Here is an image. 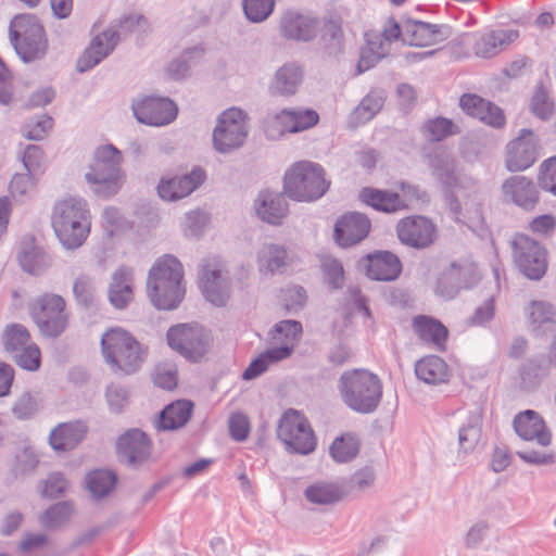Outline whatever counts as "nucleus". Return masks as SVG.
I'll return each mask as SVG.
<instances>
[{"label": "nucleus", "instance_id": "obj_17", "mask_svg": "<svg viewBox=\"0 0 556 556\" xmlns=\"http://www.w3.org/2000/svg\"><path fill=\"white\" fill-rule=\"evenodd\" d=\"M200 288L204 298L217 307L227 304L230 298L231 280L228 271L218 264L205 262L201 265L199 273Z\"/></svg>", "mask_w": 556, "mask_h": 556}, {"label": "nucleus", "instance_id": "obj_36", "mask_svg": "<svg viewBox=\"0 0 556 556\" xmlns=\"http://www.w3.org/2000/svg\"><path fill=\"white\" fill-rule=\"evenodd\" d=\"M413 328L422 342L438 351L445 349L447 329L438 319L426 315L416 316L413 319Z\"/></svg>", "mask_w": 556, "mask_h": 556}, {"label": "nucleus", "instance_id": "obj_2", "mask_svg": "<svg viewBox=\"0 0 556 556\" xmlns=\"http://www.w3.org/2000/svg\"><path fill=\"white\" fill-rule=\"evenodd\" d=\"M101 351L105 363L115 375L137 372L147 357V348L121 327L111 328L102 334Z\"/></svg>", "mask_w": 556, "mask_h": 556}, {"label": "nucleus", "instance_id": "obj_53", "mask_svg": "<svg viewBox=\"0 0 556 556\" xmlns=\"http://www.w3.org/2000/svg\"><path fill=\"white\" fill-rule=\"evenodd\" d=\"M329 453L337 463H348L358 453V444L352 437H339L330 445Z\"/></svg>", "mask_w": 556, "mask_h": 556}, {"label": "nucleus", "instance_id": "obj_50", "mask_svg": "<svg viewBox=\"0 0 556 556\" xmlns=\"http://www.w3.org/2000/svg\"><path fill=\"white\" fill-rule=\"evenodd\" d=\"M1 342L7 353L12 355L31 342L28 329L22 324L8 325L1 336Z\"/></svg>", "mask_w": 556, "mask_h": 556}, {"label": "nucleus", "instance_id": "obj_35", "mask_svg": "<svg viewBox=\"0 0 556 556\" xmlns=\"http://www.w3.org/2000/svg\"><path fill=\"white\" fill-rule=\"evenodd\" d=\"M530 331L543 337L556 325V307L547 301H532L527 307Z\"/></svg>", "mask_w": 556, "mask_h": 556}, {"label": "nucleus", "instance_id": "obj_51", "mask_svg": "<svg viewBox=\"0 0 556 556\" xmlns=\"http://www.w3.org/2000/svg\"><path fill=\"white\" fill-rule=\"evenodd\" d=\"M459 130L453 122L445 117L429 119L422 126V134L429 141H441L444 138L457 134Z\"/></svg>", "mask_w": 556, "mask_h": 556}, {"label": "nucleus", "instance_id": "obj_7", "mask_svg": "<svg viewBox=\"0 0 556 556\" xmlns=\"http://www.w3.org/2000/svg\"><path fill=\"white\" fill-rule=\"evenodd\" d=\"M285 192L296 201H314L321 198L329 188L325 170L318 163L296 162L285 174Z\"/></svg>", "mask_w": 556, "mask_h": 556}, {"label": "nucleus", "instance_id": "obj_29", "mask_svg": "<svg viewBox=\"0 0 556 556\" xmlns=\"http://www.w3.org/2000/svg\"><path fill=\"white\" fill-rule=\"evenodd\" d=\"M459 105L465 113L486 125L502 127L505 124V116L501 108L477 94H463L459 99Z\"/></svg>", "mask_w": 556, "mask_h": 556}, {"label": "nucleus", "instance_id": "obj_24", "mask_svg": "<svg viewBox=\"0 0 556 556\" xmlns=\"http://www.w3.org/2000/svg\"><path fill=\"white\" fill-rule=\"evenodd\" d=\"M204 179V170L197 167L186 175L163 178L157 186V193L163 200L176 201L193 192Z\"/></svg>", "mask_w": 556, "mask_h": 556}, {"label": "nucleus", "instance_id": "obj_42", "mask_svg": "<svg viewBox=\"0 0 556 556\" xmlns=\"http://www.w3.org/2000/svg\"><path fill=\"white\" fill-rule=\"evenodd\" d=\"M17 260L21 267L33 275L40 274L48 266L46 253L35 244L33 238L22 241Z\"/></svg>", "mask_w": 556, "mask_h": 556}, {"label": "nucleus", "instance_id": "obj_48", "mask_svg": "<svg viewBox=\"0 0 556 556\" xmlns=\"http://www.w3.org/2000/svg\"><path fill=\"white\" fill-rule=\"evenodd\" d=\"M73 294L78 306L84 308H92L98 304V293L94 279L81 274L75 278L73 282Z\"/></svg>", "mask_w": 556, "mask_h": 556}, {"label": "nucleus", "instance_id": "obj_5", "mask_svg": "<svg viewBox=\"0 0 556 556\" xmlns=\"http://www.w3.org/2000/svg\"><path fill=\"white\" fill-rule=\"evenodd\" d=\"M338 390L343 403L359 414L374 413L382 396L379 377L365 369L344 371L339 379Z\"/></svg>", "mask_w": 556, "mask_h": 556}, {"label": "nucleus", "instance_id": "obj_23", "mask_svg": "<svg viewBox=\"0 0 556 556\" xmlns=\"http://www.w3.org/2000/svg\"><path fill=\"white\" fill-rule=\"evenodd\" d=\"M502 192L506 200L525 211H533L540 201L536 185L526 176L515 175L507 178L502 185Z\"/></svg>", "mask_w": 556, "mask_h": 556}, {"label": "nucleus", "instance_id": "obj_1", "mask_svg": "<svg viewBox=\"0 0 556 556\" xmlns=\"http://www.w3.org/2000/svg\"><path fill=\"white\" fill-rule=\"evenodd\" d=\"M184 269L173 255L159 258L149 270L147 291L151 303L159 309H175L185 296Z\"/></svg>", "mask_w": 556, "mask_h": 556}, {"label": "nucleus", "instance_id": "obj_39", "mask_svg": "<svg viewBox=\"0 0 556 556\" xmlns=\"http://www.w3.org/2000/svg\"><path fill=\"white\" fill-rule=\"evenodd\" d=\"M303 333L302 324L298 320L286 319L277 323L269 331L273 343L277 344L273 349H283L287 351L288 358L294 351L296 342Z\"/></svg>", "mask_w": 556, "mask_h": 556}, {"label": "nucleus", "instance_id": "obj_44", "mask_svg": "<svg viewBox=\"0 0 556 556\" xmlns=\"http://www.w3.org/2000/svg\"><path fill=\"white\" fill-rule=\"evenodd\" d=\"M320 46L324 53L330 58H338L343 53L344 39L341 22L329 18L321 29Z\"/></svg>", "mask_w": 556, "mask_h": 556}, {"label": "nucleus", "instance_id": "obj_6", "mask_svg": "<svg viewBox=\"0 0 556 556\" xmlns=\"http://www.w3.org/2000/svg\"><path fill=\"white\" fill-rule=\"evenodd\" d=\"M9 37L14 51L24 63L41 61L48 53V36L35 14L14 16L9 25Z\"/></svg>", "mask_w": 556, "mask_h": 556}, {"label": "nucleus", "instance_id": "obj_64", "mask_svg": "<svg viewBox=\"0 0 556 556\" xmlns=\"http://www.w3.org/2000/svg\"><path fill=\"white\" fill-rule=\"evenodd\" d=\"M230 437L238 441H244L250 433V422L248 417L242 413L231 414L228 420Z\"/></svg>", "mask_w": 556, "mask_h": 556}, {"label": "nucleus", "instance_id": "obj_43", "mask_svg": "<svg viewBox=\"0 0 556 556\" xmlns=\"http://www.w3.org/2000/svg\"><path fill=\"white\" fill-rule=\"evenodd\" d=\"M258 268L262 273L275 274L289 263V255L283 245L264 244L257 254Z\"/></svg>", "mask_w": 556, "mask_h": 556}, {"label": "nucleus", "instance_id": "obj_34", "mask_svg": "<svg viewBox=\"0 0 556 556\" xmlns=\"http://www.w3.org/2000/svg\"><path fill=\"white\" fill-rule=\"evenodd\" d=\"M87 432L88 426L83 420L61 424L51 431L50 445L55 451H70L85 439Z\"/></svg>", "mask_w": 556, "mask_h": 556}, {"label": "nucleus", "instance_id": "obj_31", "mask_svg": "<svg viewBox=\"0 0 556 556\" xmlns=\"http://www.w3.org/2000/svg\"><path fill=\"white\" fill-rule=\"evenodd\" d=\"M303 77L302 66L295 62H288L276 71L269 84V92L274 96L291 97L296 93Z\"/></svg>", "mask_w": 556, "mask_h": 556}, {"label": "nucleus", "instance_id": "obj_62", "mask_svg": "<svg viewBox=\"0 0 556 556\" xmlns=\"http://www.w3.org/2000/svg\"><path fill=\"white\" fill-rule=\"evenodd\" d=\"M281 299L285 308L288 312H298L305 304L306 292L304 288L300 286L288 287L287 289L282 290Z\"/></svg>", "mask_w": 556, "mask_h": 556}, {"label": "nucleus", "instance_id": "obj_63", "mask_svg": "<svg viewBox=\"0 0 556 556\" xmlns=\"http://www.w3.org/2000/svg\"><path fill=\"white\" fill-rule=\"evenodd\" d=\"M42 157L43 152L39 146L28 144L22 154L25 170L39 176L41 174Z\"/></svg>", "mask_w": 556, "mask_h": 556}, {"label": "nucleus", "instance_id": "obj_32", "mask_svg": "<svg viewBox=\"0 0 556 556\" xmlns=\"http://www.w3.org/2000/svg\"><path fill=\"white\" fill-rule=\"evenodd\" d=\"M134 270L127 266L118 267L112 275L109 287V301L117 309L125 308L134 298Z\"/></svg>", "mask_w": 556, "mask_h": 556}, {"label": "nucleus", "instance_id": "obj_58", "mask_svg": "<svg viewBox=\"0 0 556 556\" xmlns=\"http://www.w3.org/2000/svg\"><path fill=\"white\" fill-rule=\"evenodd\" d=\"M540 187L556 197V155L540 165L538 175Z\"/></svg>", "mask_w": 556, "mask_h": 556}, {"label": "nucleus", "instance_id": "obj_9", "mask_svg": "<svg viewBox=\"0 0 556 556\" xmlns=\"http://www.w3.org/2000/svg\"><path fill=\"white\" fill-rule=\"evenodd\" d=\"M481 279L477 265L468 260L451 262L438 275L434 293L444 299H455L462 290L473 288Z\"/></svg>", "mask_w": 556, "mask_h": 556}, {"label": "nucleus", "instance_id": "obj_20", "mask_svg": "<svg viewBox=\"0 0 556 556\" xmlns=\"http://www.w3.org/2000/svg\"><path fill=\"white\" fill-rule=\"evenodd\" d=\"M427 160L432 175L445 189L465 188L468 184L473 182L470 177L458 174L456 159L442 148H437L428 153Z\"/></svg>", "mask_w": 556, "mask_h": 556}, {"label": "nucleus", "instance_id": "obj_41", "mask_svg": "<svg viewBox=\"0 0 556 556\" xmlns=\"http://www.w3.org/2000/svg\"><path fill=\"white\" fill-rule=\"evenodd\" d=\"M415 374L418 379L428 384H439L447 381L448 369L441 357L431 355L416 363Z\"/></svg>", "mask_w": 556, "mask_h": 556}, {"label": "nucleus", "instance_id": "obj_12", "mask_svg": "<svg viewBox=\"0 0 556 556\" xmlns=\"http://www.w3.org/2000/svg\"><path fill=\"white\" fill-rule=\"evenodd\" d=\"M514 261L531 280H540L547 270L546 249L527 235L517 233L511 242Z\"/></svg>", "mask_w": 556, "mask_h": 556}, {"label": "nucleus", "instance_id": "obj_37", "mask_svg": "<svg viewBox=\"0 0 556 556\" xmlns=\"http://www.w3.org/2000/svg\"><path fill=\"white\" fill-rule=\"evenodd\" d=\"M483 408L476 405L458 429L459 450L464 453L472 451L480 441L482 433Z\"/></svg>", "mask_w": 556, "mask_h": 556}, {"label": "nucleus", "instance_id": "obj_33", "mask_svg": "<svg viewBox=\"0 0 556 556\" xmlns=\"http://www.w3.org/2000/svg\"><path fill=\"white\" fill-rule=\"evenodd\" d=\"M255 210L261 219L278 225L287 216L288 203L282 193L264 190L255 200Z\"/></svg>", "mask_w": 556, "mask_h": 556}, {"label": "nucleus", "instance_id": "obj_18", "mask_svg": "<svg viewBox=\"0 0 556 556\" xmlns=\"http://www.w3.org/2000/svg\"><path fill=\"white\" fill-rule=\"evenodd\" d=\"M396 233L402 244L424 250L434 243L437 227L431 219L415 215L402 218L396 225Z\"/></svg>", "mask_w": 556, "mask_h": 556}, {"label": "nucleus", "instance_id": "obj_14", "mask_svg": "<svg viewBox=\"0 0 556 556\" xmlns=\"http://www.w3.org/2000/svg\"><path fill=\"white\" fill-rule=\"evenodd\" d=\"M316 111L309 109H283L279 113L268 116L264 122V130L269 139H278L287 132H299L308 129L318 123Z\"/></svg>", "mask_w": 556, "mask_h": 556}, {"label": "nucleus", "instance_id": "obj_16", "mask_svg": "<svg viewBox=\"0 0 556 556\" xmlns=\"http://www.w3.org/2000/svg\"><path fill=\"white\" fill-rule=\"evenodd\" d=\"M132 112L137 121L150 126H163L177 116V105L169 98L146 96L132 102Z\"/></svg>", "mask_w": 556, "mask_h": 556}, {"label": "nucleus", "instance_id": "obj_15", "mask_svg": "<svg viewBox=\"0 0 556 556\" xmlns=\"http://www.w3.org/2000/svg\"><path fill=\"white\" fill-rule=\"evenodd\" d=\"M540 142L533 130L523 128L518 137L506 146L505 166L507 170L522 172L531 167L539 157Z\"/></svg>", "mask_w": 556, "mask_h": 556}, {"label": "nucleus", "instance_id": "obj_54", "mask_svg": "<svg viewBox=\"0 0 556 556\" xmlns=\"http://www.w3.org/2000/svg\"><path fill=\"white\" fill-rule=\"evenodd\" d=\"M245 17L252 23H261L269 17L275 8V0H243Z\"/></svg>", "mask_w": 556, "mask_h": 556}, {"label": "nucleus", "instance_id": "obj_19", "mask_svg": "<svg viewBox=\"0 0 556 556\" xmlns=\"http://www.w3.org/2000/svg\"><path fill=\"white\" fill-rule=\"evenodd\" d=\"M116 450L123 462L138 468L151 457L152 442L141 429L131 428L118 437Z\"/></svg>", "mask_w": 556, "mask_h": 556}, {"label": "nucleus", "instance_id": "obj_38", "mask_svg": "<svg viewBox=\"0 0 556 556\" xmlns=\"http://www.w3.org/2000/svg\"><path fill=\"white\" fill-rule=\"evenodd\" d=\"M193 403L189 400H177L168 404L159 416L155 426L159 430H176L184 427L190 419Z\"/></svg>", "mask_w": 556, "mask_h": 556}, {"label": "nucleus", "instance_id": "obj_46", "mask_svg": "<svg viewBox=\"0 0 556 556\" xmlns=\"http://www.w3.org/2000/svg\"><path fill=\"white\" fill-rule=\"evenodd\" d=\"M204 49L200 46L186 49L167 66V73L174 80H182L190 75V70L203 56Z\"/></svg>", "mask_w": 556, "mask_h": 556}, {"label": "nucleus", "instance_id": "obj_30", "mask_svg": "<svg viewBox=\"0 0 556 556\" xmlns=\"http://www.w3.org/2000/svg\"><path fill=\"white\" fill-rule=\"evenodd\" d=\"M282 35L288 39L309 41L316 37L319 29V21L309 15L288 11L280 21Z\"/></svg>", "mask_w": 556, "mask_h": 556}, {"label": "nucleus", "instance_id": "obj_49", "mask_svg": "<svg viewBox=\"0 0 556 556\" xmlns=\"http://www.w3.org/2000/svg\"><path fill=\"white\" fill-rule=\"evenodd\" d=\"M283 349H268L254 358L242 374L243 380H252L265 372L270 364L286 359Z\"/></svg>", "mask_w": 556, "mask_h": 556}, {"label": "nucleus", "instance_id": "obj_57", "mask_svg": "<svg viewBox=\"0 0 556 556\" xmlns=\"http://www.w3.org/2000/svg\"><path fill=\"white\" fill-rule=\"evenodd\" d=\"M38 177V175L28 172L16 173L9 185L11 195L14 199H22L27 195L35 189Z\"/></svg>", "mask_w": 556, "mask_h": 556}, {"label": "nucleus", "instance_id": "obj_8", "mask_svg": "<svg viewBox=\"0 0 556 556\" xmlns=\"http://www.w3.org/2000/svg\"><path fill=\"white\" fill-rule=\"evenodd\" d=\"M31 318L47 338L60 337L68 326L65 300L54 293L37 296L29 305Z\"/></svg>", "mask_w": 556, "mask_h": 556}, {"label": "nucleus", "instance_id": "obj_13", "mask_svg": "<svg viewBox=\"0 0 556 556\" xmlns=\"http://www.w3.org/2000/svg\"><path fill=\"white\" fill-rule=\"evenodd\" d=\"M211 334L201 326L180 324L167 331L168 345L189 361L197 362L210 349Z\"/></svg>", "mask_w": 556, "mask_h": 556}, {"label": "nucleus", "instance_id": "obj_61", "mask_svg": "<svg viewBox=\"0 0 556 556\" xmlns=\"http://www.w3.org/2000/svg\"><path fill=\"white\" fill-rule=\"evenodd\" d=\"M37 412V400L29 392H24L12 407L13 415L22 420L31 418Z\"/></svg>", "mask_w": 556, "mask_h": 556}, {"label": "nucleus", "instance_id": "obj_11", "mask_svg": "<svg viewBox=\"0 0 556 556\" xmlns=\"http://www.w3.org/2000/svg\"><path fill=\"white\" fill-rule=\"evenodd\" d=\"M277 437L291 453L307 455L316 448V438L309 422L294 409L287 410L280 418Z\"/></svg>", "mask_w": 556, "mask_h": 556}, {"label": "nucleus", "instance_id": "obj_10", "mask_svg": "<svg viewBox=\"0 0 556 556\" xmlns=\"http://www.w3.org/2000/svg\"><path fill=\"white\" fill-rule=\"evenodd\" d=\"M249 134L248 115L238 108L219 114L213 131V146L219 153H229L243 146Z\"/></svg>", "mask_w": 556, "mask_h": 556}, {"label": "nucleus", "instance_id": "obj_47", "mask_svg": "<svg viewBox=\"0 0 556 556\" xmlns=\"http://www.w3.org/2000/svg\"><path fill=\"white\" fill-rule=\"evenodd\" d=\"M117 477L110 470H93L86 477V488L94 500H101L114 489Z\"/></svg>", "mask_w": 556, "mask_h": 556}, {"label": "nucleus", "instance_id": "obj_22", "mask_svg": "<svg viewBox=\"0 0 556 556\" xmlns=\"http://www.w3.org/2000/svg\"><path fill=\"white\" fill-rule=\"evenodd\" d=\"M518 38L517 30H489L466 35L464 40L471 43L473 52L479 58L490 59L498 54L506 46Z\"/></svg>", "mask_w": 556, "mask_h": 556}, {"label": "nucleus", "instance_id": "obj_27", "mask_svg": "<svg viewBox=\"0 0 556 556\" xmlns=\"http://www.w3.org/2000/svg\"><path fill=\"white\" fill-rule=\"evenodd\" d=\"M366 275L371 280L393 281L402 273V263L397 255L390 251H376L365 260Z\"/></svg>", "mask_w": 556, "mask_h": 556}, {"label": "nucleus", "instance_id": "obj_21", "mask_svg": "<svg viewBox=\"0 0 556 556\" xmlns=\"http://www.w3.org/2000/svg\"><path fill=\"white\" fill-rule=\"evenodd\" d=\"M452 36V28L446 24L407 18L404 21V43L428 47L441 43Z\"/></svg>", "mask_w": 556, "mask_h": 556}, {"label": "nucleus", "instance_id": "obj_45", "mask_svg": "<svg viewBox=\"0 0 556 556\" xmlns=\"http://www.w3.org/2000/svg\"><path fill=\"white\" fill-rule=\"evenodd\" d=\"M304 495L309 503L329 505L342 500L344 491L333 482H316L306 488Z\"/></svg>", "mask_w": 556, "mask_h": 556}, {"label": "nucleus", "instance_id": "obj_60", "mask_svg": "<svg viewBox=\"0 0 556 556\" xmlns=\"http://www.w3.org/2000/svg\"><path fill=\"white\" fill-rule=\"evenodd\" d=\"M321 269L327 282L333 289H339L343 286L344 270L341 262L332 257H325L321 262Z\"/></svg>", "mask_w": 556, "mask_h": 556}, {"label": "nucleus", "instance_id": "obj_56", "mask_svg": "<svg viewBox=\"0 0 556 556\" xmlns=\"http://www.w3.org/2000/svg\"><path fill=\"white\" fill-rule=\"evenodd\" d=\"M73 507L68 502H60L48 508L41 517V523L47 528H55L67 521Z\"/></svg>", "mask_w": 556, "mask_h": 556}, {"label": "nucleus", "instance_id": "obj_3", "mask_svg": "<svg viewBox=\"0 0 556 556\" xmlns=\"http://www.w3.org/2000/svg\"><path fill=\"white\" fill-rule=\"evenodd\" d=\"M52 227L65 249L74 250L83 245L90 231L87 202L75 197L59 201L53 208Z\"/></svg>", "mask_w": 556, "mask_h": 556}, {"label": "nucleus", "instance_id": "obj_25", "mask_svg": "<svg viewBox=\"0 0 556 556\" xmlns=\"http://www.w3.org/2000/svg\"><path fill=\"white\" fill-rule=\"evenodd\" d=\"M119 41V33L114 29H106L100 35L96 36L89 47L77 60L76 68L79 73H85L103 59H105L115 48Z\"/></svg>", "mask_w": 556, "mask_h": 556}, {"label": "nucleus", "instance_id": "obj_52", "mask_svg": "<svg viewBox=\"0 0 556 556\" xmlns=\"http://www.w3.org/2000/svg\"><path fill=\"white\" fill-rule=\"evenodd\" d=\"M11 356L17 366L28 371H36L41 365L40 349L33 341Z\"/></svg>", "mask_w": 556, "mask_h": 556}, {"label": "nucleus", "instance_id": "obj_26", "mask_svg": "<svg viewBox=\"0 0 556 556\" xmlns=\"http://www.w3.org/2000/svg\"><path fill=\"white\" fill-rule=\"evenodd\" d=\"M370 230L366 215L352 212L343 215L334 225V238L341 247H351L364 240Z\"/></svg>", "mask_w": 556, "mask_h": 556}, {"label": "nucleus", "instance_id": "obj_59", "mask_svg": "<svg viewBox=\"0 0 556 556\" xmlns=\"http://www.w3.org/2000/svg\"><path fill=\"white\" fill-rule=\"evenodd\" d=\"M53 126V119L48 115H41L36 121H29L23 128V136L29 140H42Z\"/></svg>", "mask_w": 556, "mask_h": 556}, {"label": "nucleus", "instance_id": "obj_28", "mask_svg": "<svg viewBox=\"0 0 556 556\" xmlns=\"http://www.w3.org/2000/svg\"><path fill=\"white\" fill-rule=\"evenodd\" d=\"M516 433L526 441H535L542 446H547L552 441V433L545 426L539 413L527 409L517 414L513 421Z\"/></svg>", "mask_w": 556, "mask_h": 556}, {"label": "nucleus", "instance_id": "obj_40", "mask_svg": "<svg viewBox=\"0 0 556 556\" xmlns=\"http://www.w3.org/2000/svg\"><path fill=\"white\" fill-rule=\"evenodd\" d=\"M361 199L375 210L384 213H394L407 207L400 194L387 190L364 188L361 192Z\"/></svg>", "mask_w": 556, "mask_h": 556}, {"label": "nucleus", "instance_id": "obj_4", "mask_svg": "<svg viewBox=\"0 0 556 556\" xmlns=\"http://www.w3.org/2000/svg\"><path fill=\"white\" fill-rule=\"evenodd\" d=\"M122 164L123 154L113 144L100 146L94 150L85 179L97 197L109 199L121 190L125 180Z\"/></svg>", "mask_w": 556, "mask_h": 556}, {"label": "nucleus", "instance_id": "obj_55", "mask_svg": "<svg viewBox=\"0 0 556 556\" xmlns=\"http://www.w3.org/2000/svg\"><path fill=\"white\" fill-rule=\"evenodd\" d=\"M382 105V97L375 93H369L361 101V103L355 109L353 113L354 118L358 123L369 122L381 110Z\"/></svg>", "mask_w": 556, "mask_h": 556}]
</instances>
